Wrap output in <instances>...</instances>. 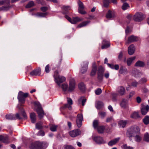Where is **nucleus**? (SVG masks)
<instances>
[{
    "instance_id": "f257e3e1",
    "label": "nucleus",
    "mask_w": 149,
    "mask_h": 149,
    "mask_svg": "<svg viewBox=\"0 0 149 149\" xmlns=\"http://www.w3.org/2000/svg\"><path fill=\"white\" fill-rule=\"evenodd\" d=\"M140 129L139 127L136 126L134 125L131 126L127 131V135L130 139L132 136H134L136 134H139Z\"/></svg>"
},
{
    "instance_id": "f03ea898",
    "label": "nucleus",
    "mask_w": 149,
    "mask_h": 149,
    "mask_svg": "<svg viewBox=\"0 0 149 149\" xmlns=\"http://www.w3.org/2000/svg\"><path fill=\"white\" fill-rule=\"evenodd\" d=\"M17 107L18 108L19 110L18 112L14 115L15 120H21L24 118H27L26 114L23 108L21 107H19V106H17Z\"/></svg>"
},
{
    "instance_id": "7ed1b4c3",
    "label": "nucleus",
    "mask_w": 149,
    "mask_h": 149,
    "mask_svg": "<svg viewBox=\"0 0 149 149\" xmlns=\"http://www.w3.org/2000/svg\"><path fill=\"white\" fill-rule=\"evenodd\" d=\"M10 0H0V6L3 4L6 5L0 7V11H7L11 8L10 6Z\"/></svg>"
},
{
    "instance_id": "20e7f679",
    "label": "nucleus",
    "mask_w": 149,
    "mask_h": 149,
    "mask_svg": "<svg viewBox=\"0 0 149 149\" xmlns=\"http://www.w3.org/2000/svg\"><path fill=\"white\" fill-rule=\"evenodd\" d=\"M34 104L37 106L36 111L38 115L39 118L41 119L44 116L45 114L39 102H35Z\"/></svg>"
},
{
    "instance_id": "39448f33",
    "label": "nucleus",
    "mask_w": 149,
    "mask_h": 149,
    "mask_svg": "<svg viewBox=\"0 0 149 149\" xmlns=\"http://www.w3.org/2000/svg\"><path fill=\"white\" fill-rule=\"evenodd\" d=\"M29 95L28 93H24L23 92L20 91L19 93L17 98L19 101L21 103H24L25 100V98L27 97Z\"/></svg>"
},
{
    "instance_id": "423d86ee",
    "label": "nucleus",
    "mask_w": 149,
    "mask_h": 149,
    "mask_svg": "<svg viewBox=\"0 0 149 149\" xmlns=\"http://www.w3.org/2000/svg\"><path fill=\"white\" fill-rule=\"evenodd\" d=\"M43 143L40 142H36L32 143L29 146L31 149H40L43 147Z\"/></svg>"
},
{
    "instance_id": "0eeeda50",
    "label": "nucleus",
    "mask_w": 149,
    "mask_h": 149,
    "mask_svg": "<svg viewBox=\"0 0 149 149\" xmlns=\"http://www.w3.org/2000/svg\"><path fill=\"white\" fill-rule=\"evenodd\" d=\"M65 17L69 22L72 24H75L77 22L81 21L83 20V19L80 18L78 17H73L71 19L68 16L66 15Z\"/></svg>"
},
{
    "instance_id": "6e6552de",
    "label": "nucleus",
    "mask_w": 149,
    "mask_h": 149,
    "mask_svg": "<svg viewBox=\"0 0 149 149\" xmlns=\"http://www.w3.org/2000/svg\"><path fill=\"white\" fill-rule=\"evenodd\" d=\"M145 18V15L142 13L137 12L134 15L133 19L135 21L140 22L142 20Z\"/></svg>"
},
{
    "instance_id": "1a4fd4ad",
    "label": "nucleus",
    "mask_w": 149,
    "mask_h": 149,
    "mask_svg": "<svg viewBox=\"0 0 149 149\" xmlns=\"http://www.w3.org/2000/svg\"><path fill=\"white\" fill-rule=\"evenodd\" d=\"M78 4L79 6L78 9V12L81 14H86V12L84 10V7L83 3L80 0H79Z\"/></svg>"
},
{
    "instance_id": "9d476101",
    "label": "nucleus",
    "mask_w": 149,
    "mask_h": 149,
    "mask_svg": "<svg viewBox=\"0 0 149 149\" xmlns=\"http://www.w3.org/2000/svg\"><path fill=\"white\" fill-rule=\"evenodd\" d=\"M104 71V69L102 66H100L99 67L97 72V78L100 81H101L102 79Z\"/></svg>"
},
{
    "instance_id": "9b49d317",
    "label": "nucleus",
    "mask_w": 149,
    "mask_h": 149,
    "mask_svg": "<svg viewBox=\"0 0 149 149\" xmlns=\"http://www.w3.org/2000/svg\"><path fill=\"white\" fill-rule=\"evenodd\" d=\"M88 63V61H85L83 62L80 71L81 74H84L87 71Z\"/></svg>"
},
{
    "instance_id": "f8f14e48",
    "label": "nucleus",
    "mask_w": 149,
    "mask_h": 149,
    "mask_svg": "<svg viewBox=\"0 0 149 149\" xmlns=\"http://www.w3.org/2000/svg\"><path fill=\"white\" fill-rule=\"evenodd\" d=\"M83 117L82 114H78L77 116L76 119V124L78 127H81L82 122L83 120Z\"/></svg>"
},
{
    "instance_id": "ddd939ff",
    "label": "nucleus",
    "mask_w": 149,
    "mask_h": 149,
    "mask_svg": "<svg viewBox=\"0 0 149 149\" xmlns=\"http://www.w3.org/2000/svg\"><path fill=\"white\" fill-rule=\"evenodd\" d=\"M75 81L74 79H70V81L68 91L72 92L75 89Z\"/></svg>"
},
{
    "instance_id": "4468645a",
    "label": "nucleus",
    "mask_w": 149,
    "mask_h": 149,
    "mask_svg": "<svg viewBox=\"0 0 149 149\" xmlns=\"http://www.w3.org/2000/svg\"><path fill=\"white\" fill-rule=\"evenodd\" d=\"M139 39L138 37L134 35H131L128 38L126 43L129 44L132 42L137 41Z\"/></svg>"
},
{
    "instance_id": "2eb2a0df",
    "label": "nucleus",
    "mask_w": 149,
    "mask_h": 149,
    "mask_svg": "<svg viewBox=\"0 0 149 149\" xmlns=\"http://www.w3.org/2000/svg\"><path fill=\"white\" fill-rule=\"evenodd\" d=\"M81 132L78 129L69 132L70 136L73 137H74L81 134Z\"/></svg>"
},
{
    "instance_id": "dca6fc26",
    "label": "nucleus",
    "mask_w": 149,
    "mask_h": 149,
    "mask_svg": "<svg viewBox=\"0 0 149 149\" xmlns=\"http://www.w3.org/2000/svg\"><path fill=\"white\" fill-rule=\"evenodd\" d=\"M41 73V70L40 67L37 69L34 70L32 71L30 73V75L31 76H37L40 75Z\"/></svg>"
},
{
    "instance_id": "f3484780",
    "label": "nucleus",
    "mask_w": 149,
    "mask_h": 149,
    "mask_svg": "<svg viewBox=\"0 0 149 149\" xmlns=\"http://www.w3.org/2000/svg\"><path fill=\"white\" fill-rule=\"evenodd\" d=\"M149 109V106L148 105H143L141 109V112L142 115H145L148 112Z\"/></svg>"
},
{
    "instance_id": "a211bd4d",
    "label": "nucleus",
    "mask_w": 149,
    "mask_h": 149,
    "mask_svg": "<svg viewBox=\"0 0 149 149\" xmlns=\"http://www.w3.org/2000/svg\"><path fill=\"white\" fill-rule=\"evenodd\" d=\"M94 141L98 144H103L105 143L102 138L100 136H96L94 137Z\"/></svg>"
},
{
    "instance_id": "6ab92c4d",
    "label": "nucleus",
    "mask_w": 149,
    "mask_h": 149,
    "mask_svg": "<svg viewBox=\"0 0 149 149\" xmlns=\"http://www.w3.org/2000/svg\"><path fill=\"white\" fill-rule=\"evenodd\" d=\"M135 48L133 44L130 45L128 47V52L130 55H132L134 53Z\"/></svg>"
},
{
    "instance_id": "aec40b11",
    "label": "nucleus",
    "mask_w": 149,
    "mask_h": 149,
    "mask_svg": "<svg viewBox=\"0 0 149 149\" xmlns=\"http://www.w3.org/2000/svg\"><path fill=\"white\" fill-rule=\"evenodd\" d=\"M120 139V137L115 138L109 141L108 143V145L109 146H112L118 143Z\"/></svg>"
},
{
    "instance_id": "412c9836",
    "label": "nucleus",
    "mask_w": 149,
    "mask_h": 149,
    "mask_svg": "<svg viewBox=\"0 0 149 149\" xmlns=\"http://www.w3.org/2000/svg\"><path fill=\"white\" fill-rule=\"evenodd\" d=\"M65 77L63 76H59L58 78V79H57L56 81V82L58 85L60 86V84L65 81Z\"/></svg>"
},
{
    "instance_id": "4be33fe9",
    "label": "nucleus",
    "mask_w": 149,
    "mask_h": 149,
    "mask_svg": "<svg viewBox=\"0 0 149 149\" xmlns=\"http://www.w3.org/2000/svg\"><path fill=\"white\" fill-rule=\"evenodd\" d=\"M115 16V13L113 11L109 10L107 14L106 17L108 19L114 17Z\"/></svg>"
},
{
    "instance_id": "5701e85b",
    "label": "nucleus",
    "mask_w": 149,
    "mask_h": 149,
    "mask_svg": "<svg viewBox=\"0 0 149 149\" xmlns=\"http://www.w3.org/2000/svg\"><path fill=\"white\" fill-rule=\"evenodd\" d=\"M102 44L103 45L102 46L101 48L102 49L107 48L109 47L110 46V44L109 42L108 41H107L106 40H104Z\"/></svg>"
},
{
    "instance_id": "b1692460",
    "label": "nucleus",
    "mask_w": 149,
    "mask_h": 149,
    "mask_svg": "<svg viewBox=\"0 0 149 149\" xmlns=\"http://www.w3.org/2000/svg\"><path fill=\"white\" fill-rule=\"evenodd\" d=\"M0 141H2L3 143H8V136H7L0 135Z\"/></svg>"
},
{
    "instance_id": "393cba45",
    "label": "nucleus",
    "mask_w": 149,
    "mask_h": 149,
    "mask_svg": "<svg viewBox=\"0 0 149 149\" xmlns=\"http://www.w3.org/2000/svg\"><path fill=\"white\" fill-rule=\"evenodd\" d=\"M97 69V67L95 65V63H94L93 64L92 69L91 73V76H93L95 74L96 72Z\"/></svg>"
},
{
    "instance_id": "a878e982",
    "label": "nucleus",
    "mask_w": 149,
    "mask_h": 149,
    "mask_svg": "<svg viewBox=\"0 0 149 149\" xmlns=\"http://www.w3.org/2000/svg\"><path fill=\"white\" fill-rule=\"evenodd\" d=\"M48 14L47 12L40 13L38 12L35 14L34 15L36 16L39 17H45Z\"/></svg>"
},
{
    "instance_id": "bb28decb",
    "label": "nucleus",
    "mask_w": 149,
    "mask_h": 149,
    "mask_svg": "<svg viewBox=\"0 0 149 149\" xmlns=\"http://www.w3.org/2000/svg\"><path fill=\"white\" fill-rule=\"evenodd\" d=\"M36 115L35 113L34 112L31 113L30 114V117L32 123H34L36 120Z\"/></svg>"
},
{
    "instance_id": "cd10ccee",
    "label": "nucleus",
    "mask_w": 149,
    "mask_h": 149,
    "mask_svg": "<svg viewBox=\"0 0 149 149\" xmlns=\"http://www.w3.org/2000/svg\"><path fill=\"white\" fill-rule=\"evenodd\" d=\"M119 72L121 74H126L128 73V71L127 69L121 66L120 67Z\"/></svg>"
},
{
    "instance_id": "c85d7f7f",
    "label": "nucleus",
    "mask_w": 149,
    "mask_h": 149,
    "mask_svg": "<svg viewBox=\"0 0 149 149\" xmlns=\"http://www.w3.org/2000/svg\"><path fill=\"white\" fill-rule=\"evenodd\" d=\"M125 89L123 86H120L118 88V93L121 95H123L125 93Z\"/></svg>"
},
{
    "instance_id": "c756f323",
    "label": "nucleus",
    "mask_w": 149,
    "mask_h": 149,
    "mask_svg": "<svg viewBox=\"0 0 149 149\" xmlns=\"http://www.w3.org/2000/svg\"><path fill=\"white\" fill-rule=\"evenodd\" d=\"M127 123V121L126 120H121L118 123V125L120 127L124 128L125 127Z\"/></svg>"
},
{
    "instance_id": "7c9ffc66",
    "label": "nucleus",
    "mask_w": 149,
    "mask_h": 149,
    "mask_svg": "<svg viewBox=\"0 0 149 149\" xmlns=\"http://www.w3.org/2000/svg\"><path fill=\"white\" fill-rule=\"evenodd\" d=\"M5 118L7 119L10 120H15L14 115L12 113H9L6 114L5 116Z\"/></svg>"
},
{
    "instance_id": "2f4dec72",
    "label": "nucleus",
    "mask_w": 149,
    "mask_h": 149,
    "mask_svg": "<svg viewBox=\"0 0 149 149\" xmlns=\"http://www.w3.org/2000/svg\"><path fill=\"white\" fill-rule=\"evenodd\" d=\"M135 56H133L128 58L126 61L127 65L128 66H130L131 65L132 61L135 59Z\"/></svg>"
},
{
    "instance_id": "473e14b6",
    "label": "nucleus",
    "mask_w": 149,
    "mask_h": 149,
    "mask_svg": "<svg viewBox=\"0 0 149 149\" xmlns=\"http://www.w3.org/2000/svg\"><path fill=\"white\" fill-rule=\"evenodd\" d=\"M145 65L144 62L141 61H138L135 64V66L136 67H143Z\"/></svg>"
},
{
    "instance_id": "72a5a7b5",
    "label": "nucleus",
    "mask_w": 149,
    "mask_h": 149,
    "mask_svg": "<svg viewBox=\"0 0 149 149\" xmlns=\"http://www.w3.org/2000/svg\"><path fill=\"white\" fill-rule=\"evenodd\" d=\"M128 101L127 100L123 99L120 103L121 106L124 108H126L127 105Z\"/></svg>"
},
{
    "instance_id": "f704fd0d",
    "label": "nucleus",
    "mask_w": 149,
    "mask_h": 149,
    "mask_svg": "<svg viewBox=\"0 0 149 149\" xmlns=\"http://www.w3.org/2000/svg\"><path fill=\"white\" fill-rule=\"evenodd\" d=\"M90 22V21H86L83 22L79 24L77 26V28H81L86 26Z\"/></svg>"
},
{
    "instance_id": "c9c22d12",
    "label": "nucleus",
    "mask_w": 149,
    "mask_h": 149,
    "mask_svg": "<svg viewBox=\"0 0 149 149\" xmlns=\"http://www.w3.org/2000/svg\"><path fill=\"white\" fill-rule=\"evenodd\" d=\"M86 100V99L84 98L83 97H81L78 100V102L79 103H81L82 105L83 106L85 105V103Z\"/></svg>"
},
{
    "instance_id": "e433bc0d",
    "label": "nucleus",
    "mask_w": 149,
    "mask_h": 149,
    "mask_svg": "<svg viewBox=\"0 0 149 149\" xmlns=\"http://www.w3.org/2000/svg\"><path fill=\"white\" fill-rule=\"evenodd\" d=\"M122 6V8L123 10H125L130 8L129 4L126 2H124Z\"/></svg>"
},
{
    "instance_id": "4c0bfd02",
    "label": "nucleus",
    "mask_w": 149,
    "mask_h": 149,
    "mask_svg": "<svg viewBox=\"0 0 149 149\" xmlns=\"http://www.w3.org/2000/svg\"><path fill=\"white\" fill-rule=\"evenodd\" d=\"M131 117L133 118H137L139 117L138 112L135 111L133 112L131 115Z\"/></svg>"
},
{
    "instance_id": "58836bf2",
    "label": "nucleus",
    "mask_w": 149,
    "mask_h": 149,
    "mask_svg": "<svg viewBox=\"0 0 149 149\" xmlns=\"http://www.w3.org/2000/svg\"><path fill=\"white\" fill-rule=\"evenodd\" d=\"M97 128L99 133H102L105 129V127L103 126H99Z\"/></svg>"
},
{
    "instance_id": "ea45409f",
    "label": "nucleus",
    "mask_w": 149,
    "mask_h": 149,
    "mask_svg": "<svg viewBox=\"0 0 149 149\" xmlns=\"http://www.w3.org/2000/svg\"><path fill=\"white\" fill-rule=\"evenodd\" d=\"M99 117L102 118H104L106 116V113L105 112L100 111L98 113Z\"/></svg>"
},
{
    "instance_id": "a19ab883",
    "label": "nucleus",
    "mask_w": 149,
    "mask_h": 149,
    "mask_svg": "<svg viewBox=\"0 0 149 149\" xmlns=\"http://www.w3.org/2000/svg\"><path fill=\"white\" fill-rule=\"evenodd\" d=\"M139 134H136L133 136L134 137L135 140L138 142H139L141 140V137L139 135Z\"/></svg>"
},
{
    "instance_id": "79ce46f5",
    "label": "nucleus",
    "mask_w": 149,
    "mask_h": 149,
    "mask_svg": "<svg viewBox=\"0 0 149 149\" xmlns=\"http://www.w3.org/2000/svg\"><path fill=\"white\" fill-rule=\"evenodd\" d=\"M110 2V0H103L104 7L105 8L108 7Z\"/></svg>"
},
{
    "instance_id": "37998d69",
    "label": "nucleus",
    "mask_w": 149,
    "mask_h": 149,
    "mask_svg": "<svg viewBox=\"0 0 149 149\" xmlns=\"http://www.w3.org/2000/svg\"><path fill=\"white\" fill-rule=\"evenodd\" d=\"M79 88L81 91H83L85 90V87L84 84L82 83H80L78 85Z\"/></svg>"
},
{
    "instance_id": "c03bdc74",
    "label": "nucleus",
    "mask_w": 149,
    "mask_h": 149,
    "mask_svg": "<svg viewBox=\"0 0 149 149\" xmlns=\"http://www.w3.org/2000/svg\"><path fill=\"white\" fill-rule=\"evenodd\" d=\"M58 126L55 125H51L50 126V129L52 132H55L56 131V129Z\"/></svg>"
},
{
    "instance_id": "a18cd8bd",
    "label": "nucleus",
    "mask_w": 149,
    "mask_h": 149,
    "mask_svg": "<svg viewBox=\"0 0 149 149\" xmlns=\"http://www.w3.org/2000/svg\"><path fill=\"white\" fill-rule=\"evenodd\" d=\"M34 6V3L33 1H30L26 6V8H31Z\"/></svg>"
},
{
    "instance_id": "49530a36",
    "label": "nucleus",
    "mask_w": 149,
    "mask_h": 149,
    "mask_svg": "<svg viewBox=\"0 0 149 149\" xmlns=\"http://www.w3.org/2000/svg\"><path fill=\"white\" fill-rule=\"evenodd\" d=\"M143 122L145 124L147 125L149 123V116H146L143 120Z\"/></svg>"
},
{
    "instance_id": "de8ad7c7",
    "label": "nucleus",
    "mask_w": 149,
    "mask_h": 149,
    "mask_svg": "<svg viewBox=\"0 0 149 149\" xmlns=\"http://www.w3.org/2000/svg\"><path fill=\"white\" fill-rule=\"evenodd\" d=\"M63 8L65 11L64 12V13L65 14H66L67 12L70 9V7L69 6H64L63 7Z\"/></svg>"
},
{
    "instance_id": "09e8293b",
    "label": "nucleus",
    "mask_w": 149,
    "mask_h": 149,
    "mask_svg": "<svg viewBox=\"0 0 149 149\" xmlns=\"http://www.w3.org/2000/svg\"><path fill=\"white\" fill-rule=\"evenodd\" d=\"M42 123L41 122H39L36 124V129H40L42 128Z\"/></svg>"
},
{
    "instance_id": "8fccbe9b",
    "label": "nucleus",
    "mask_w": 149,
    "mask_h": 149,
    "mask_svg": "<svg viewBox=\"0 0 149 149\" xmlns=\"http://www.w3.org/2000/svg\"><path fill=\"white\" fill-rule=\"evenodd\" d=\"M99 121L97 120H95L93 122V126L95 129L97 128L98 126Z\"/></svg>"
},
{
    "instance_id": "3c124183",
    "label": "nucleus",
    "mask_w": 149,
    "mask_h": 149,
    "mask_svg": "<svg viewBox=\"0 0 149 149\" xmlns=\"http://www.w3.org/2000/svg\"><path fill=\"white\" fill-rule=\"evenodd\" d=\"M121 148L123 149H134L133 147L128 146L126 144H124L121 146Z\"/></svg>"
},
{
    "instance_id": "603ef678",
    "label": "nucleus",
    "mask_w": 149,
    "mask_h": 149,
    "mask_svg": "<svg viewBox=\"0 0 149 149\" xmlns=\"http://www.w3.org/2000/svg\"><path fill=\"white\" fill-rule=\"evenodd\" d=\"M103 106V103L102 102H99L97 103L96 108L97 109H101Z\"/></svg>"
},
{
    "instance_id": "864d4df0",
    "label": "nucleus",
    "mask_w": 149,
    "mask_h": 149,
    "mask_svg": "<svg viewBox=\"0 0 149 149\" xmlns=\"http://www.w3.org/2000/svg\"><path fill=\"white\" fill-rule=\"evenodd\" d=\"M144 139L147 142H149V135L148 133H146L144 134Z\"/></svg>"
},
{
    "instance_id": "5fc2aeb1",
    "label": "nucleus",
    "mask_w": 149,
    "mask_h": 149,
    "mask_svg": "<svg viewBox=\"0 0 149 149\" xmlns=\"http://www.w3.org/2000/svg\"><path fill=\"white\" fill-rule=\"evenodd\" d=\"M59 76H60L58 74V71H56L54 72V77L55 79V81L57 79H58V78Z\"/></svg>"
},
{
    "instance_id": "6e6d98bb",
    "label": "nucleus",
    "mask_w": 149,
    "mask_h": 149,
    "mask_svg": "<svg viewBox=\"0 0 149 149\" xmlns=\"http://www.w3.org/2000/svg\"><path fill=\"white\" fill-rule=\"evenodd\" d=\"M147 81V79L145 78H142L139 81V83L140 84H142L146 83Z\"/></svg>"
},
{
    "instance_id": "4d7b16f0",
    "label": "nucleus",
    "mask_w": 149,
    "mask_h": 149,
    "mask_svg": "<svg viewBox=\"0 0 149 149\" xmlns=\"http://www.w3.org/2000/svg\"><path fill=\"white\" fill-rule=\"evenodd\" d=\"M61 87L64 91H65L68 88V85L66 84H62Z\"/></svg>"
},
{
    "instance_id": "13d9d810",
    "label": "nucleus",
    "mask_w": 149,
    "mask_h": 149,
    "mask_svg": "<svg viewBox=\"0 0 149 149\" xmlns=\"http://www.w3.org/2000/svg\"><path fill=\"white\" fill-rule=\"evenodd\" d=\"M45 71L47 73H49L50 71V68L49 65V64L47 65L45 67Z\"/></svg>"
},
{
    "instance_id": "bf43d9fd",
    "label": "nucleus",
    "mask_w": 149,
    "mask_h": 149,
    "mask_svg": "<svg viewBox=\"0 0 149 149\" xmlns=\"http://www.w3.org/2000/svg\"><path fill=\"white\" fill-rule=\"evenodd\" d=\"M102 90L100 88H98L95 91L96 94L97 95H100L102 93Z\"/></svg>"
},
{
    "instance_id": "052dcab7",
    "label": "nucleus",
    "mask_w": 149,
    "mask_h": 149,
    "mask_svg": "<svg viewBox=\"0 0 149 149\" xmlns=\"http://www.w3.org/2000/svg\"><path fill=\"white\" fill-rule=\"evenodd\" d=\"M141 73L139 72L138 71H137L135 72V74H134V75L135 77H138L140 76Z\"/></svg>"
},
{
    "instance_id": "680f3d73",
    "label": "nucleus",
    "mask_w": 149,
    "mask_h": 149,
    "mask_svg": "<svg viewBox=\"0 0 149 149\" xmlns=\"http://www.w3.org/2000/svg\"><path fill=\"white\" fill-rule=\"evenodd\" d=\"M48 9V8L46 6H43L40 8L42 12H46Z\"/></svg>"
},
{
    "instance_id": "e2e57ef3",
    "label": "nucleus",
    "mask_w": 149,
    "mask_h": 149,
    "mask_svg": "<svg viewBox=\"0 0 149 149\" xmlns=\"http://www.w3.org/2000/svg\"><path fill=\"white\" fill-rule=\"evenodd\" d=\"M38 3L41 4L42 5H45V3L43 0H36Z\"/></svg>"
},
{
    "instance_id": "0e129e2a",
    "label": "nucleus",
    "mask_w": 149,
    "mask_h": 149,
    "mask_svg": "<svg viewBox=\"0 0 149 149\" xmlns=\"http://www.w3.org/2000/svg\"><path fill=\"white\" fill-rule=\"evenodd\" d=\"M112 99L113 101H115L116 100V97H117L118 94L116 93H113L112 94Z\"/></svg>"
},
{
    "instance_id": "69168bd1",
    "label": "nucleus",
    "mask_w": 149,
    "mask_h": 149,
    "mask_svg": "<svg viewBox=\"0 0 149 149\" xmlns=\"http://www.w3.org/2000/svg\"><path fill=\"white\" fill-rule=\"evenodd\" d=\"M67 101L68 103L70 105H71L72 104V99L70 98H68Z\"/></svg>"
},
{
    "instance_id": "338daca9",
    "label": "nucleus",
    "mask_w": 149,
    "mask_h": 149,
    "mask_svg": "<svg viewBox=\"0 0 149 149\" xmlns=\"http://www.w3.org/2000/svg\"><path fill=\"white\" fill-rule=\"evenodd\" d=\"M37 135H38L43 136L45 135V133L43 131H40L38 133Z\"/></svg>"
},
{
    "instance_id": "774afa93",
    "label": "nucleus",
    "mask_w": 149,
    "mask_h": 149,
    "mask_svg": "<svg viewBox=\"0 0 149 149\" xmlns=\"http://www.w3.org/2000/svg\"><path fill=\"white\" fill-rule=\"evenodd\" d=\"M64 147L65 149H74L71 146H64Z\"/></svg>"
}]
</instances>
